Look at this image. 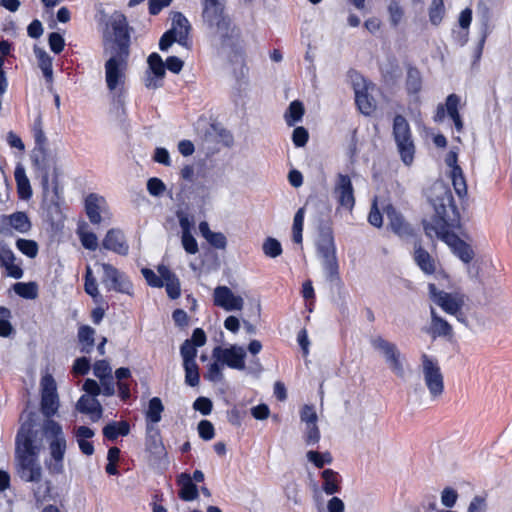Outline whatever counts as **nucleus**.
I'll return each instance as SVG.
<instances>
[{"mask_svg": "<svg viewBox=\"0 0 512 512\" xmlns=\"http://www.w3.org/2000/svg\"><path fill=\"white\" fill-rule=\"evenodd\" d=\"M202 18L210 30L212 44L218 55L232 63L240 64L241 73H244L243 44L240 30L232 24L230 18L224 13L222 0H203Z\"/></svg>", "mask_w": 512, "mask_h": 512, "instance_id": "obj_1", "label": "nucleus"}, {"mask_svg": "<svg viewBox=\"0 0 512 512\" xmlns=\"http://www.w3.org/2000/svg\"><path fill=\"white\" fill-rule=\"evenodd\" d=\"M43 436L49 441L50 460L46 461L47 467L50 473L60 474L64 469L66 440L61 426L53 420L45 421L40 433L33 430L31 420L23 423L16 438L17 453L37 457L43 447Z\"/></svg>", "mask_w": 512, "mask_h": 512, "instance_id": "obj_2", "label": "nucleus"}, {"mask_svg": "<svg viewBox=\"0 0 512 512\" xmlns=\"http://www.w3.org/2000/svg\"><path fill=\"white\" fill-rule=\"evenodd\" d=\"M428 202L435 211L431 221H424L425 234L432 238L433 233H441L443 228L454 227L459 222V212L454 204L450 188L443 181H435L427 190Z\"/></svg>", "mask_w": 512, "mask_h": 512, "instance_id": "obj_3", "label": "nucleus"}, {"mask_svg": "<svg viewBox=\"0 0 512 512\" xmlns=\"http://www.w3.org/2000/svg\"><path fill=\"white\" fill-rule=\"evenodd\" d=\"M428 289L430 298L436 305L447 314L454 316L461 324L466 327L469 326L468 319L463 312V307L466 302V296L463 293L439 290L435 284H429Z\"/></svg>", "mask_w": 512, "mask_h": 512, "instance_id": "obj_4", "label": "nucleus"}, {"mask_svg": "<svg viewBox=\"0 0 512 512\" xmlns=\"http://www.w3.org/2000/svg\"><path fill=\"white\" fill-rule=\"evenodd\" d=\"M107 56L105 62V81L110 92L120 95L126 81V70L129 54L126 51L120 53H104Z\"/></svg>", "mask_w": 512, "mask_h": 512, "instance_id": "obj_5", "label": "nucleus"}, {"mask_svg": "<svg viewBox=\"0 0 512 512\" xmlns=\"http://www.w3.org/2000/svg\"><path fill=\"white\" fill-rule=\"evenodd\" d=\"M420 373L431 400L440 399L444 393V376L438 360L427 354H422Z\"/></svg>", "mask_w": 512, "mask_h": 512, "instance_id": "obj_6", "label": "nucleus"}, {"mask_svg": "<svg viewBox=\"0 0 512 512\" xmlns=\"http://www.w3.org/2000/svg\"><path fill=\"white\" fill-rule=\"evenodd\" d=\"M393 137L405 165H410L414 160L415 144L412 138L410 125L405 117L396 115L393 120Z\"/></svg>", "mask_w": 512, "mask_h": 512, "instance_id": "obj_7", "label": "nucleus"}, {"mask_svg": "<svg viewBox=\"0 0 512 512\" xmlns=\"http://www.w3.org/2000/svg\"><path fill=\"white\" fill-rule=\"evenodd\" d=\"M317 249L323 260V266L330 281L339 278L338 262L336 257V249L332 232L327 230L320 235Z\"/></svg>", "mask_w": 512, "mask_h": 512, "instance_id": "obj_8", "label": "nucleus"}, {"mask_svg": "<svg viewBox=\"0 0 512 512\" xmlns=\"http://www.w3.org/2000/svg\"><path fill=\"white\" fill-rule=\"evenodd\" d=\"M111 27L113 38L104 42V53H120L125 50L129 54L130 37L127 31L126 18L121 14L114 16Z\"/></svg>", "mask_w": 512, "mask_h": 512, "instance_id": "obj_9", "label": "nucleus"}, {"mask_svg": "<svg viewBox=\"0 0 512 512\" xmlns=\"http://www.w3.org/2000/svg\"><path fill=\"white\" fill-rule=\"evenodd\" d=\"M352 84L359 110L364 115H371L376 109V101L372 96L375 86L372 83H367L363 77L358 75L353 78Z\"/></svg>", "mask_w": 512, "mask_h": 512, "instance_id": "obj_10", "label": "nucleus"}, {"mask_svg": "<svg viewBox=\"0 0 512 512\" xmlns=\"http://www.w3.org/2000/svg\"><path fill=\"white\" fill-rule=\"evenodd\" d=\"M100 265L103 270L102 283L109 291L131 294L133 285L124 273L111 264L100 263Z\"/></svg>", "mask_w": 512, "mask_h": 512, "instance_id": "obj_11", "label": "nucleus"}, {"mask_svg": "<svg viewBox=\"0 0 512 512\" xmlns=\"http://www.w3.org/2000/svg\"><path fill=\"white\" fill-rule=\"evenodd\" d=\"M85 211L89 221L99 225L102 221L110 220L112 214L106 199L96 193H90L85 198Z\"/></svg>", "mask_w": 512, "mask_h": 512, "instance_id": "obj_12", "label": "nucleus"}, {"mask_svg": "<svg viewBox=\"0 0 512 512\" xmlns=\"http://www.w3.org/2000/svg\"><path fill=\"white\" fill-rule=\"evenodd\" d=\"M333 196L340 207L352 211L355 205L354 188L348 175L338 173L335 177Z\"/></svg>", "mask_w": 512, "mask_h": 512, "instance_id": "obj_13", "label": "nucleus"}, {"mask_svg": "<svg viewBox=\"0 0 512 512\" xmlns=\"http://www.w3.org/2000/svg\"><path fill=\"white\" fill-rule=\"evenodd\" d=\"M212 357L230 368L244 370L246 352L243 347L232 345L229 348L217 346L213 349Z\"/></svg>", "mask_w": 512, "mask_h": 512, "instance_id": "obj_14", "label": "nucleus"}, {"mask_svg": "<svg viewBox=\"0 0 512 512\" xmlns=\"http://www.w3.org/2000/svg\"><path fill=\"white\" fill-rule=\"evenodd\" d=\"M41 387V411L46 417H50L57 412L59 407L55 380L51 375H45L41 380Z\"/></svg>", "mask_w": 512, "mask_h": 512, "instance_id": "obj_15", "label": "nucleus"}, {"mask_svg": "<svg viewBox=\"0 0 512 512\" xmlns=\"http://www.w3.org/2000/svg\"><path fill=\"white\" fill-rule=\"evenodd\" d=\"M434 236L443 240L464 263H470L474 258V251L471 246L456 234L449 232L447 228H443L441 233H433Z\"/></svg>", "mask_w": 512, "mask_h": 512, "instance_id": "obj_16", "label": "nucleus"}, {"mask_svg": "<svg viewBox=\"0 0 512 512\" xmlns=\"http://www.w3.org/2000/svg\"><path fill=\"white\" fill-rule=\"evenodd\" d=\"M17 474L23 481L39 483L42 479V468L37 457L18 454Z\"/></svg>", "mask_w": 512, "mask_h": 512, "instance_id": "obj_17", "label": "nucleus"}, {"mask_svg": "<svg viewBox=\"0 0 512 512\" xmlns=\"http://www.w3.org/2000/svg\"><path fill=\"white\" fill-rule=\"evenodd\" d=\"M213 300L216 306L226 311H239L244 306V299L235 295L227 286H218L214 289Z\"/></svg>", "mask_w": 512, "mask_h": 512, "instance_id": "obj_18", "label": "nucleus"}, {"mask_svg": "<svg viewBox=\"0 0 512 512\" xmlns=\"http://www.w3.org/2000/svg\"><path fill=\"white\" fill-rule=\"evenodd\" d=\"M190 30L191 26L187 18L179 12L175 13L172 18V27L168 31L176 38L177 43L188 50L191 48Z\"/></svg>", "mask_w": 512, "mask_h": 512, "instance_id": "obj_19", "label": "nucleus"}, {"mask_svg": "<svg viewBox=\"0 0 512 512\" xmlns=\"http://www.w3.org/2000/svg\"><path fill=\"white\" fill-rule=\"evenodd\" d=\"M149 69L152 73L145 79V85L149 89H156L162 85V79L165 76V64L157 53H152L148 57Z\"/></svg>", "mask_w": 512, "mask_h": 512, "instance_id": "obj_20", "label": "nucleus"}, {"mask_svg": "<svg viewBox=\"0 0 512 512\" xmlns=\"http://www.w3.org/2000/svg\"><path fill=\"white\" fill-rule=\"evenodd\" d=\"M386 216L389 220V226L392 231L401 238L412 236L413 230L411 226L404 220L403 216L396 211L392 205L385 208Z\"/></svg>", "mask_w": 512, "mask_h": 512, "instance_id": "obj_21", "label": "nucleus"}, {"mask_svg": "<svg viewBox=\"0 0 512 512\" xmlns=\"http://www.w3.org/2000/svg\"><path fill=\"white\" fill-rule=\"evenodd\" d=\"M102 245L105 249L113 251L119 255H127L129 246L125 240L123 232L119 229H110L103 239Z\"/></svg>", "mask_w": 512, "mask_h": 512, "instance_id": "obj_22", "label": "nucleus"}, {"mask_svg": "<svg viewBox=\"0 0 512 512\" xmlns=\"http://www.w3.org/2000/svg\"><path fill=\"white\" fill-rule=\"evenodd\" d=\"M0 265L6 269L8 276L14 279L22 278L23 270L20 264L16 263L13 251L5 245L0 246Z\"/></svg>", "mask_w": 512, "mask_h": 512, "instance_id": "obj_23", "label": "nucleus"}, {"mask_svg": "<svg viewBox=\"0 0 512 512\" xmlns=\"http://www.w3.org/2000/svg\"><path fill=\"white\" fill-rule=\"evenodd\" d=\"M76 409L80 413L88 414L91 420L96 422L102 417L103 408L95 397L82 395L76 403Z\"/></svg>", "mask_w": 512, "mask_h": 512, "instance_id": "obj_24", "label": "nucleus"}, {"mask_svg": "<svg viewBox=\"0 0 512 512\" xmlns=\"http://www.w3.org/2000/svg\"><path fill=\"white\" fill-rule=\"evenodd\" d=\"M177 484L180 487L178 496L183 501H193L199 496L198 488L188 473H181L177 476Z\"/></svg>", "mask_w": 512, "mask_h": 512, "instance_id": "obj_25", "label": "nucleus"}, {"mask_svg": "<svg viewBox=\"0 0 512 512\" xmlns=\"http://www.w3.org/2000/svg\"><path fill=\"white\" fill-rule=\"evenodd\" d=\"M157 270L163 278L168 296L172 299L178 298L180 296V282L177 276L165 265H159Z\"/></svg>", "mask_w": 512, "mask_h": 512, "instance_id": "obj_26", "label": "nucleus"}, {"mask_svg": "<svg viewBox=\"0 0 512 512\" xmlns=\"http://www.w3.org/2000/svg\"><path fill=\"white\" fill-rule=\"evenodd\" d=\"M321 478L323 480L322 490L327 495H334L340 492L342 478L338 472L329 468L325 469L321 472Z\"/></svg>", "mask_w": 512, "mask_h": 512, "instance_id": "obj_27", "label": "nucleus"}, {"mask_svg": "<svg viewBox=\"0 0 512 512\" xmlns=\"http://www.w3.org/2000/svg\"><path fill=\"white\" fill-rule=\"evenodd\" d=\"M414 260L419 268L426 274L435 272V262L431 255L422 248L420 243L414 245Z\"/></svg>", "mask_w": 512, "mask_h": 512, "instance_id": "obj_28", "label": "nucleus"}, {"mask_svg": "<svg viewBox=\"0 0 512 512\" xmlns=\"http://www.w3.org/2000/svg\"><path fill=\"white\" fill-rule=\"evenodd\" d=\"M14 177L17 183L18 193L22 199H28L32 195V190L28 177L23 166L18 165L14 171Z\"/></svg>", "mask_w": 512, "mask_h": 512, "instance_id": "obj_29", "label": "nucleus"}, {"mask_svg": "<svg viewBox=\"0 0 512 512\" xmlns=\"http://www.w3.org/2000/svg\"><path fill=\"white\" fill-rule=\"evenodd\" d=\"M35 56L38 59V65L43 72L47 82L53 81L52 58L40 47H34Z\"/></svg>", "mask_w": 512, "mask_h": 512, "instance_id": "obj_30", "label": "nucleus"}, {"mask_svg": "<svg viewBox=\"0 0 512 512\" xmlns=\"http://www.w3.org/2000/svg\"><path fill=\"white\" fill-rule=\"evenodd\" d=\"M449 177L452 181V185L456 194L460 198L467 196V184L461 167H455L449 171Z\"/></svg>", "mask_w": 512, "mask_h": 512, "instance_id": "obj_31", "label": "nucleus"}, {"mask_svg": "<svg viewBox=\"0 0 512 512\" xmlns=\"http://www.w3.org/2000/svg\"><path fill=\"white\" fill-rule=\"evenodd\" d=\"M370 344L375 350H377L383 355L385 360L392 356V354H394L398 350L396 344L389 342L382 336L371 337Z\"/></svg>", "mask_w": 512, "mask_h": 512, "instance_id": "obj_32", "label": "nucleus"}, {"mask_svg": "<svg viewBox=\"0 0 512 512\" xmlns=\"http://www.w3.org/2000/svg\"><path fill=\"white\" fill-rule=\"evenodd\" d=\"M95 330L90 326H82L78 331V339L81 344L82 353H90L94 347Z\"/></svg>", "mask_w": 512, "mask_h": 512, "instance_id": "obj_33", "label": "nucleus"}, {"mask_svg": "<svg viewBox=\"0 0 512 512\" xmlns=\"http://www.w3.org/2000/svg\"><path fill=\"white\" fill-rule=\"evenodd\" d=\"M304 115V106L302 102L295 100L290 103L284 117L288 126H294L297 122L301 121Z\"/></svg>", "mask_w": 512, "mask_h": 512, "instance_id": "obj_34", "label": "nucleus"}, {"mask_svg": "<svg viewBox=\"0 0 512 512\" xmlns=\"http://www.w3.org/2000/svg\"><path fill=\"white\" fill-rule=\"evenodd\" d=\"M430 333L432 337H447L453 336V328L444 318L436 319V321L430 323Z\"/></svg>", "mask_w": 512, "mask_h": 512, "instance_id": "obj_35", "label": "nucleus"}, {"mask_svg": "<svg viewBox=\"0 0 512 512\" xmlns=\"http://www.w3.org/2000/svg\"><path fill=\"white\" fill-rule=\"evenodd\" d=\"M164 410V406L158 397H154L149 401L148 410L146 412V418L148 420V424L154 426V424L158 423L161 420V414Z\"/></svg>", "mask_w": 512, "mask_h": 512, "instance_id": "obj_36", "label": "nucleus"}, {"mask_svg": "<svg viewBox=\"0 0 512 512\" xmlns=\"http://www.w3.org/2000/svg\"><path fill=\"white\" fill-rule=\"evenodd\" d=\"M87 225L84 224L77 229V234L82 245L91 251H95L98 247V238L95 233L86 229Z\"/></svg>", "mask_w": 512, "mask_h": 512, "instance_id": "obj_37", "label": "nucleus"}, {"mask_svg": "<svg viewBox=\"0 0 512 512\" xmlns=\"http://www.w3.org/2000/svg\"><path fill=\"white\" fill-rule=\"evenodd\" d=\"M306 457L307 460L317 468H323L325 465H329L333 462V457L329 451L318 452L309 450L306 453Z\"/></svg>", "mask_w": 512, "mask_h": 512, "instance_id": "obj_38", "label": "nucleus"}, {"mask_svg": "<svg viewBox=\"0 0 512 512\" xmlns=\"http://www.w3.org/2000/svg\"><path fill=\"white\" fill-rule=\"evenodd\" d=\"M10 225L20 233H26L31 228L27 215L23 212H16L9 217Z\"/></svg>", "mask_w": 512, "mask_h": 512, "instance_id": "obj_39", "label": "nucleus"}, {"mask_svg": "<svg viewBox=\"0 0 512 512\" xmlns=\"http://www.w3.org/2000/svg\"><path fill=\"white\" fill-rule=\"evenodd\" d=\"M13 289L16 294L25 299H35L38 295V288L34 282H18L14 284Z\"/></svg>", "mask_w": 512, "mask_h": 512, "instance_id": "obj_40", "label": "nucleus"}, {"mask_svg": "<svg viewBox=\"0 0 512 512\" xmlns=\"http://www.w3.org/2000/svg\"><path fill=\"white\" fill-rule=\"evenodd\" d=\"M406 87L409 93L416 94L421 90L422 78L418 69L409 68L407 72Z\"/></svg>", "mask_w": 512, "mask_h": 512, "instance_id": "obj_41", "label": "nucleus"}, {"mask_svg": "<svg viewBox=\"0 0 512 512\" xmlns=\"http://www.w3.org/2000/svg\"><path fill=\"white\" fill-rule=\"evenodd\" d=\"M386 363L390 370L398 377L403 378L405 376V369L399 349L387 358Z\"/></svg>", "mask_w": 512, "mask_h": 512, "instance_id": "obj_42", "label": "nucleus"}, {"mask_svg": "<svg viewBox=\"0 0 512 512\" xmlns=\"http://www.w3.org/2000/svg\"><path fill=\"white\" fill-rule=\"evenodd\" d=\"M386 363L390 370L398 377L403 378L405 376V369L399 349L387 358Z\"/></svg>", "mask_w": 512, "mask_h": 512, "instance_id": "obj_43", "label": "nucleus"}, {"mask_svg": "<svg viewBox=\"0 0 512 512\" xmlns=\"http://www.w3.org/2000/svg\"><path fill=\"white\" fill-rule=\"evenodd\" d=\"M304 425H305V427L303 430V438H304L305 444L308 446L317 444L321 437L317 422L304 424Z\"/></svg>", "mask_w": 512, "mask_h": 512, "instance_id": "obj_44", "label": "nucleus"}, {"mask_svg": "<svg viewBox=\"0 0 512 512\" xmlns=\"http://www.w3.org/2000/svg\"><path fill=\"white\" fill-rule=\"evenodd\" d=\"M262 250L267 257L276 258L282 254L281 243L272 237L265 239L262 245Z\"/></svg>", "mask_w": 512, "mask_h": 512, "instance_id": "obj_45", "label": "nucleus"}, {"mask_svg": "<svg viewBox=\"0 0 512 512\" xmlns=\"http://www.w3.org/2000/svg\"><path fill=\"white\" fill-rule=\"evenodd\" d=\"M16 247L29 258H35L38 254V244L34 240L18 239L16 241Z\"/></svg>", "mask_w": 512, "mask_h": 512, "instance_id": "obj_46", "label": "nucleus"}, {"mask_svg": "<svg viewBox=\"0 0 512 512\" xmlns=\"http://www.w3.org/2000/svg\"><path fill=\"white\" fill-rule=\"evenodd\" d=\"M445 12L443 0H432L429 8V19L432 24L438 25Z\"/></svg>", "mask_w": 512, "mask_h": 512, "instance_id": "obj_47", "label": "nucleus"}, {"mask_svg": "<svg viewBox=\"0 0 512 512\" xmlns=\"http://www.w3.org/2000/svg\"><path fill=\"white\" fill-rule=\"evenodd\" d=\"M183 367L185 370V382L189 386L195 387L199 384L200 376L198 371V366L196 362L193 363H183Z\"/></svg>", "mask_w": 512, "mask_h": 512, "instance_id": "obj_48", "label": "nucleus"}, {"mask_svg": "<svg viewBox=\"0 0 512 512\" xmlns=\"http://www.w3.org/2000/svg\"><path fill=\"white\" fill-rule=\"evenodd\" d=\"M180 354L183 359V363H193L196 362L195 358L197 356L196 346L192 345L191 340H185L180 348Z\"/></svg>", "mask_w": 512, "mask_h": 512, "instance_id": "obj_49", "label": "nucleus"}, {"mask_svg": "<svg viewBox=\"0 0 512 512\" xmlns=\"http://www.w3.org/2000/svg\"><path fill=\"white\" fill-rule=\"evenodd\" d=\"M147 190L150 195L160 197L166 191V185L161 179L153 177L147 181Z\"/></svg>", "mask_w": 512, "mask_h": 512, "instance_id": "obj_50", "label": "nucleus"}, {"mask_svg": "<svg viewBox=\"0 0 512 512\" xmlns=\"http://www.w3.org/2000/svg\"><path fill=\"white\" fill-rule=\"evenodd\" d=\"M93 372L99 380L105 379L106 377H112V369L106 360L96 361L93 367Z\"/></svg>", "mask_w": 512, "mask_h": 512, "instance_id": "obj_51", "label": "nucleus"}, {"mask_svg": "<svg viewBox=\"0 0 512 512\" xmlns=\"http://www.w3.org/2000/svg\"><path fill=\"white\" fill-rule=\"evenodd\" d=\"M459 103H460V97L458 95L450 94L447 97L444 107H445V111L447 112V114L450 118H453V117L459 115V112H458Z\"/></svg>", "mask_w": 512, "mask_h": 512, "instance_id": "obj_52", "label": "nucleus"}, {"mask_svg": "<svg viewBox=\"0 0 512 512\" xmlns=\"http://www.w3.org/2000/svg\"><path fill=\"white\" fill-rule=\"evenodd\" d=\"M388 12L390 16L391 25L394 27L397 26L401 22L403 17L402 8L397 2L392 1L388 6Z\"/></svg>", "mask_w": 512, "mask_h": 512, "instance_id": "obj_53", "label": "nucleus"}, {"mask_svg": "<svg viewBox=\"0 0 512 512\" xmlns=\"http://www.w3.org/2000/svg\"><path fill=\"white\" fill-rule=\"evenodd\" d=\"M147 435L149 438V448L158 450L161 447L159 430L155 426L147 424Z\"/></svg>", "mask_w": 512, "mask_h": 512, "instance_id": "obj_54", "label": "nucleus"}, {"mask_svg": "<svg viewBox=\"0 0 512 512\" xmlns=\"http://www.w3.org/2000/svg\"><path fill=\"white\" fill-rule=\"evenodd\" d=\"M458 498V493L456 490L450 487H446L441 494V503L448 508H451L455 505Z\"/></svg>", "mask_w": 512, "mask_h": 512, "instance_id": "obj_55", "label": "nucleus"}, {"mask_svg": "<svg viewBox=\"0 0 512 512\" xmlns=\"http://www.w3.org/2000/svg\"><path fill=\"white\" fill-rule=\"evenodd\" d=\"M33 134L36 144L41 148L46 143V136L42 127V119L38 116L33 125Z\"/></svg>", "mask_w": 512, "mask_h": 512, "instance_id": "obj_56", "label": "nucleus"}, {"mask_svg": "<svg viewBox=\"0 0 512 512\" xmlns=\"http://www.w3.org/2000/svg\"><path fill=\"white\" fill-rule=\"evenodd\" d=\"M198 432L203 440H211L214 437L213 424L208 420H201L198 424Z\"/></svg>", "mask_w": 512, "mask_h": 512, "instance_id": "obj_57", "label": "nucleus"}, {"mask_svg": "<svg viewBox=\"0 0 512 512\" xmlns=\"http://www.w3.org/2000/svg\"><path fill=\"white\" fill-rule=\"evenodd\" d=\"M48 42L50 49L56 54H59L65 45L64 38L56 32H52L49 35Z\"/></svg>", "mask_w": 512, "mask_h": 512, "instance_id": "obj_58", "label": "nucleus"}, {"mask_svg": "<svg viewBox=\"0 0 512 512\" xmlns=\"http://www.w3.org/2000/svg\"><path fill=\"white\" fill-rule=\"evenodd\" d=\"M301 422L304 424L317 422L318 417L313 406L305 405L300 412Z\"/></svg>", "mask_w": 512, "mask_h": 512, "instance_id": "obj_59", "label": "nucleus"}, {"mask_svg": "<svg viewBox=\"0 0 512 512\" xmlns=\"http://www.w3.org/2000/svg\"><path fill=\"white\" fill-rule=\"evenodd\" d=\"M142 274L146 279L147 283L152 287H162L164 286L163 278L161 275H156L154 271L148 268L142 269Z\"/></svg>", "mask_w": 512, "mask_h": 512, "instance_id": "obj_60", "label": "nucleus"}, {"mask_svg": "<svg viewBox=\"0 0 512 512\" xmlns=\"http://www.w3.org/2000/svg\"><path fill=\"white\" fill-rule=\"evenodd\" d=\"M308 132L304 127H296L292 134V140L295 146L303 147L308 141Z\"/></svg>", "mask_w": 512, "mask_h": 512, "instance_id": "obj_61", "label": "nucleus"}, {"mask_svg": "<svg viewBox=\"0 0 512 512\" xmlns=\"http://www.w3.org/2000/svg\"><path fill=\"white\" fill-rule=\"evenodd\" d=\"M193 408L203 415H208L212 411V402L206 397H199L195 400Z\"/></svg>", "mask_w": 512, "mask_h": 512, "instance_id": "obj_62", "label": "nucleus"}, {"mask_svg": "<svg viewBox=\"0 0 512 512\" xmlns=\"http://www.w3.org/2000/svg\"><path fill=\"white\" fill-rule=\"evenodd\" d=\"M218 362L219 361L215 360V362L211 363L208 368V371H207V374L205 375V377L209 381L219 382L222 380L223 375H222V371H221V366Z\"/></svg>", "mask_w": 512, "mask_h": 512, "instance_id": "obj_63", "label": "nucleus"}, {"mask_svg": "<svg viewBox=\"0 0 512 512\" xmlns=\"http://www.w3.org/2000/svg\"><path fill=\"white\" fill-rule=\"evenodd\" d=\"M487 502L485 497L475 496L468 507V512H486Z\"/></svg>", "mask_w": 512, "mask_h": 512, "instance_id": "obj_64", "label": "nucleus"}]
</instances>
